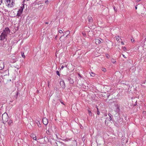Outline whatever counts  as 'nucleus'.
I'll list each match as a JSON object with an SVG mask.
<instances>
[{"mask_svg":"<svg viewBox=\"0 0 146 146\" xmlns=\"http://www.w3.org/2000/svg\"><path fill=\"white\" fill-rule=\"evenodd\" d=\"M88 113L89 114V115L90 116H92V113L91 111L89 110H88Z\"/></svg>","mask_w":146,"mask_h":146,"instance_id":"a211bd4d","label":"nucleus"},{"mask_svg":"<svg viewBox=\"0 0 146 146\" xmlns=\"http://www.w3.org/2000/svg\"><path fill=\"white\" fill-rule=\"evenodd\" d=\"M54 145L56 146H58L57 143L56 142H55L54 143Z\"/></svg>","mask_w":146,"mask_h":146,"instance_id":"c756f323","label":"nucleus"},{"mask_svg":"<svg viewBox=\"0 0 146 146\" xmlns=\"http://www.w3.org/2000/svg\"><path fill=\"white\" fill-rule=\"evenodd\" d=\"M22 56L24 58H25V56L24 54V53L22 52L21 53Z\"/></svg>","mask_w":146,"mask_h":146,"instance_id":"6ab92c4d","label":"nucleus"},{"mask_svg":"<svg viewBox=\"0 0 146 146\" xmlns=\"http://www.w3.org/2000/svg\"><path fill=\"white\" fill-rule=\"evenodd\" d=\"M123 119H121L120 118L119 120H118V122H119L120 123L121 122V121H122Z\"/></svg>","mask_w":146,"mask_h":146,"instance_id":"393cba45","label":"nucleus"},{"mask_svg":"<svg viewBox=\"0 0 146 146\" xmlns=\"http://www.w3.org/2000/svg\"><path fill=\"white\" fill-rule=\"evenodd\" d=\"M16 95L17 96H18V93L17 94H16Z\"/></svg>","mask_w":146,"mask_h":146,"instance_id":"de8ad7c7","label":"nucleus"},{"mask_svg":"<svg viewBox=\"0 0 146 146\" xmlns=\"http://www.w3.org/2000/svg\"><path fill=\"white\" fill-rule=\"evenodd\" d=\"M112 62L113 63H115L116 62V61H115V60L113 59L112 60Z\"/></svg>","mask_w":146,"mask_h":146,"instance_id":"cd10ccee","label":"nucleus"},{"mask_svg":"<svg viewBox=\"0 0 146 146\" xmlns=\"http://www.w3.org/2000/svg\"><path fill=\"white\" fill-rule=\"evenodd\" d=\"M5 4L8 7L11 8L13 7L15 2L14 0H5Z\"/></svg>","mask_w":146,"mask_h":146,"instance_id":"f257e3e1","label":"nucleus"},{"mask_svg":"<svg viewBox=\"0 0 146 146\" xmlns=\"http://www.w3.org/2000/svg\"><path fill=\"white\" fill-rule=\"evenodd\" d=\"M64 68V66H61L60 69H63Z\"/></svg>","mask_w":146,"mask_h":146,"instance_id":"c9c22d12","label":"nucleus"},{"mask_svg":"<svg viewBox=\"0 0 146 146\" xmlns=\"http://www.w3.org/2000/svg\"><path fill=\"white\" fill-rule=\"evenodd\" d=\"M2 3V0H0V5Z\"/></svg>","mask_w":146,"mask_h":146,"instance_id":"72a5a7b5","label":"nucleus"},{"mask_svg":"<svg viewBox=\"0 0 146 146\" xmlns=\"http://www.w3.org/2000/svg\"><path fill=\"white\" fill-rule=\"evenodd\" d=\"M43 123L44 125H46L48 123V121L46 118H44L42 119Z\"/></svg>","mask_w":146,"mask_h":146,"instance_id":"423d86ee","label":"nucleus"},{"mask_svg":"<svg viewBox=\"0 0 146 146\" xmlns=\"http://www.w3.org/2000/svg\"><path fill=\"white\" fill-rule=\"evenodd\" d=\"M64 34H63V35H62V36H60V40H61V38L62 37V36H64Z\"/></svg>","mask_w":146,"mask_h":146,"instance_id":"7c9ffc66","label":"nucleus"},{"mask_svg":"<svg viewBox=\"0 0 146 146\" xmlns=\"http://www.w3.org/2000/svg\"><path fill=\"white\" fill-rule=\"evenodd\" d=\"M31 137L33 138V139L35 140H36V136L35 135L33 134H31Z\"/></svg>","mask_w":146,"mask_h":146,"instance_id":"f8f14e48","label":"nucleus"},{"mask_svg":"<svg viewBox=\"0 0 146 146\" xmlns=\"http://www.w3.org/2000/svg\"><path fill=\"white\" fill-rule=\"evenodd\" d=\"M110 120H111V117H110Z\"/></svg>","mask_w":146,"mask_h":146,"instance_id":"09e8293b","label":"nucleus"},{"mask_svg":"<svg viewBox=\"0 0 146 146\" xmlns=\"http://www.w3.org/2000/svg\"><path fill=\"white\" fill-rule=\"evenodd\" d=\"M82 140H83L84 139V137H83L82 138Z\"/></svg>","mask_w":146,"mask_h":146,"instance_id":"a18cd8bd","label":"nucleus"},{"mask_svg":"<svg viewBox=\"0 0 146 146\" xmlns=\"http://www.w3.org/2000/svg\"><path fill=\"white\" fill-rule=\"evenodd\" d=\"M145 40L146 41V37L145 38Z\"/></svg>","mask_w":146,"mask_h":146,"instance_id":"49530a36","label":"nucleus"},{"mask_svg":"<svg viewBox=\"0 0 146 146\" xmlns=\"http://www.w3.org/2000/svg\"><path fill=\"white\" fill-rule=\"evenodd\" d=\"M36 123L37 125L39 127H41V125L39 121H38Z\"/></svg>","mask_w":146,"mask_h":146,"instance_id":"ddd939ff","label":"nucleus"},{"mask_svg":"<svg viewBox=\"0 0 146 146\" xmlns=\"http://www.w3.org/2000/svg\"><path fill=\"white\" fill-rule=\"evenodd\" d=\"M101 40L98 39H96L95 40V42L96 44L97 45H98L101 44L102 42V41H103L101 39Z\"/></svg>","mask_w":146,"mask_h":146,"instance_id":"1a4fd4ad","label":"nucleus"},{"mask_svg":"<svg viewBox=\"0 0 146 146\" xmlns=\"http://www.w3.org/2000/svg\"><path fill=\"white\" fill-rule=\"evenodd\" d=\"M121 44H122V45H124V43H123V42H121Z\"/></svg>","mask_w":146,"mask_h":146,"instance_id":"e433bc0d","label":"nucleus"},{"mask_svg":"<svg viewBox=\"0 0 146 146\" xmlns=\"http://www.w3.org/2000/svg\"><path fill=\"white\" fill-rule=\"evenodd\" d=\"M10 33V31L9 29L7 27L5 28L2 33L7 36V35L9 34Z\"/></svg>","mask_w":146,"mask_h":146,"instance_id":"7ed1b4c3","label":"nucleus"},{"mask_svg":"<svg viewBox=\"0 0 146 146\" xmlns=\"http://www.w3.org/2000/svg\"><path fill=\"white\" fill-rule=\"evenodd\" d=\"M48 0H46L45 1V3L46 4H48Z\"/></svg>","mask_w":146,"mask_h":146,"instance_id":"c85d7f7f","label":"nucleus"},{"mask_svg":"<svg viewBox=\"0 0 146 146\" xmlns=\"http://www.w3.org/2000/svg\"><path fill=\"white\" fill-rule=\"evenodd\" d=\"M23 10V9L22 7H21L20 9H19V11H17V16L18 17L21 16L22 14Z\"/></svg>","mask_w":146,"mask_h":146,"instance_id":"20e7f679","label":"nucleus"},{"mask_svg":"<svg viewBox=\"0 0 146 146\" xmlns=\"http://www.w3.org/2000/svg\"><path fill=\"white\" fill-rule=\"evenodd\" d=\"M8 123L9 125H11V123H12V121L10 119L9 120H8V121L7 122Z\"/></svg>","mask_w":146,"mask_h":146,"instance_id":"4468645a","label":"nucleus"},{"mask_svg":"<svg viewBox=\"0 0 146 146\" xmlns=\"http://www.w3.org/2000/svg\"><path fill=\"white\" fill-rule=\"evenodd\" d=\"M56 74L58 75L59 76H60V74L59 72L58 71H56Z\"/></svg>","mask_w":146,"mask_h":146,"instance_id":"aec40b11","label":"nucleus"},{"mask_svg":"<svg viewBox=\"0 0 146 146\" xmlns=\"http://www.w3.org/2000/svg\"><path fill=\"white\" fill-rule=\"evenodd\" d=\"M113 9H114V11H115V12L117 11V10L116 9H115V6H114V7H113Z\"/></svg>","mask_w":146,"mask_h":146,"instance_id":"a878e982","label":"nucleus"},{"mask_svg":"<svg viewBox=\"0 0 146 146\" xmlns=\"http://www.w3.org/2000/svg\"><path fill=\"white\" fill-rule=\"evenodd\" d=\"M116 107H117V111H119L120 109H119V106H118V105L117 104L116 105Z\"/></svg>","mask_w":146,"mask_h":146,"instance_id":"f3484780","label":"nucleus"},{"mask_svg":"<svg viewBox=\"0 0 146 146\" xmlns=\"http://www.w3.org/2000/svg\"><path fill=\"white\" fill-rule=\"evenodd\" d=\"M146 112L145 111H143V113L144 114H145L146 113Z\"/></svg>","mask_w":146,"mask_h":146,"instance_id":"a19ab883","label":"nucleus"},{"mask_svg":"<svg viewBox=\"0 0 146 146\" xmlns=\"http://www.w3.org/2000/svg\"><path fill=\"white\" fill-rule=\"evenodd\" d=\"M123 57H124V58H125V55H123Z\"/></svg>","mask_w":146,"mask_h":146,"instance_id":"79ce46f5","label":"nucleus"},{"mask_svg":"<svg viewBox=\"0 0 146 146\" xmlns=\"http://www.w3.org/2000/svg\"><path fill=\"white\" fill-rule=\"evenodd\" d=\"M79 76L80 77H81V75H80L79 74Z\"/></svg>","mask_w":146,"mask_h":146,"instance_id":"37998d69","label":"nucleus"},{"mask_svg":"<svg viewBox=\"0 0 146 146\" xmlns=\"http://www.w3.org/2000/svg\"><path fill=\"white\" fill-rule=\"evenodd\" d=\"M59 32L60 33H63V32L62 30H59Z\"/></svg>","mask_w":146,"mask_h":146,"instance_id":"b1692460","label":"nucleus"},{"mask_svg":"<svg viewBox=\"0 0 146 146\" xmlns=\"http://www.w3.org/2000/svg\"><path fill=\"white\" fill-rule=\"evenodd\" d=\"M15 67L17 68L18 69H19L20 68V67L18 65H16V66H15Z\"/></svg>","mask_w":146,"mask_h":146,"instance_id":"4be33fe9","label":"nucleus"},{"mask_svg":"<svg viewBox=\"0 0 146 146\" xmlns=\"http://www.w3.org/2000/svg\"><path fill=\"white\" fill-rule=\"evenodd\" d=\"M141 0H136V2H138L139 1H140Z\"/></svg>","mask_w":146,"mask_h":146,"instance_id":"f704fd0d","label":"nucleus"},{"mask_svg":"<svg viewBox=\"0 0 146 146\" xmlns=\"http://www.w3.org/2000/svg\"><path fill=\"white\" fill-rule=\"evenodd\" d=\"M97 113L98 115H99L100 114V112L99 110H98V108H97Z\"/></svg>","mask_w":146,"mask_h":146,"instance_id":"412c9836","label":"nucleus"},{"mask_svg":"<svg viewBox=\"0 0 146 146\" xmlns=\"http://www.w3.org/2000/svg\"><path fill=\"white\" fill-rule=\"evenodd\" d=\"M88 22L90 23H92L93 22L92 18L90 16H88Z\"/></svg>","mask_w":146,"mask_h":146,"instance_id":"9b49d317","label":"nucleus"},{"mask_svg":"<svg viewBox=\"0 0 146 146\" xmlns=\"http://www.w3.org/2000/svg\"><path fill=\"white\" fill-rule=\"evenodd\" d=\"M90 74L91 76L92 77H94L95 76V74L94 73H93L92 72H91V73H90Z\"/></svg>","mask_w":146,"mask_h":146,"instance_id":"dca6fc26","label":"nucleus"},{"mask_svg":"<svg viewBox=\"0 0 146 146\" xmlns=\"http://www.w3.org/2000/svg\"><path fill=\"white\" fill-rule=\"evenodd\" d=\"M68 80L70 84H73L74 83V81L73 79L71 78L70 77H68Z\"/></svg>","mask_w":146,"mask_h":146,"instance_id":"9d476101","label":"nucleus"},{"mask_svg":"<svg viewBox=\"0 0 146 146\" xmlns=\"http://www.w3.org/2000/svg\"><path fill=\"white\" fill-rule=\"evenodd\" d=\"M131 41L132 42H134L135 41L133 39H131Z\"/></svg>","mask_w":146,"mask_h":146,"instance_id":"473e14b6","label":"nucleus"},{"mask_svg":"<svg viewBox=\"0 0 146 146\" xmlns=\"http://www.w3.org/2000/svg\"><path fill=\"white\" fill-rule=\"evenodd\" d=\"M2 118L3 123L5 124L8 121L9 119V117L7 113L5 112L3 113L2 115Z\"/></svg>","mask_w":146,"mask_h":146,"instance_id":"f03ea898","label":"nucleus"},{"mask_svg":"<svg viewBox=\"0 0 146 146\" xmlns=\"http://www.w3.org/2000/svg\"><path fill=\"white\" fill-rule=\"evenodd\" d=\"M144 37H145V38L146 37V34L145 35Z\"/></svg>","mask_w":146,"mask_h":146,"instance_id":"c03bdc74","label":"nucleus"},{"mask_svg":"<svg viewBox=\"0 0 146 146\" xmlns=\"http://www.w3.org/2000/svg\"><path fill=\"white\" fill-rule=\"evenodd\" d=\"M60 102H61L62 104H63V102H62L61 100H60Z\"/></svg>","mask_w":146,"mask_h":146,"instance_id":"4c0bfd02","label":"nucleus"},{"mask_svg":"<svg viewBox=\"0 0 146 146\" xmlns=\"http://www.w3.org/2000/svg\"><path fill=\"white\" fill-rule=\"evenodd\" d=\"M82 34L83 35L84 34V33H82Z\"/></svg>","mask_w":146,"mask_h":146,"instance_id":"3c124183","label":"nucleus"},{"mask_svg":"<svg viewBox=\"0 0 146 146\" xmlns=\"http://www.w3.org/2000/svg\"><path fill=\"white\" fill-rule=\"evenodd\" d=\"M102 71L104 72H105L106 71V68H104L102 70Z\"/></svg>","mask_w":146,"mask_h":146,"instance_id":"bb28decb","label":"nucleus"},{"mask_svg":"<svg viewBox=\"0 0 146 146\" xmlns=\"http://www.w3.org/2000/svg\"><path fill=\"white\" fill-rule=\"evenodd\" d=\"M70 31H67L65 32V34H67V35H66V37L70 33Z\"/></svg>","mask_w":146,"mask_h":146,"instance_id":"2eb2a0df","label":"nucleus"},{"mask_svg":"<svg viewBox=\"0 0 146 146\" xmlns=\"http://www.w3.org/2000/svg\"><path fill=\"white\" fill-rule=\"evenodd\" d=\"M4 67V64L3 62L0 61V70H2Z\"/></svg>","mask_w":146,"mask_h":146,"instance_id":"6e6552de","label":"nucleus"},{"mask_svg":"<svg viewBox=\"0 0 146 146\" xmlns=\"http://www.w3.org/2000/svg\"><path fill=\"white\" fill-rule=\"evenodd\" d=\"M60 84L62 88H65V85L64 82V80H62L60 82Z\"/></svg>","mask_w":146,"mask_h":146,"instance_id":"0eeeda50","label":"nucleus"},{"mask_svg":"<svg viewBox=\"0 0 146 146\" xmlns=\"http://www.w3.org/2000/svg\"><path fill=\"white\" fill-rule=\"evenodd\" d=\"M48 23H47V22L46 23V24H47Z\"/></svg>","mask_w":146,"mask_h":146,"instance_id":"8fccbe9b","label":"nucleus"},{"mask_svg":"<svg viewBox=\"0 0 146 146\" xmlns=\"http://www.w3.org/2000/svg\"><path fill=\"white\" fill-rule=\"evenodd\" d=\"M116 39L117 40V41H119V42L120 41V40L121 39L120 38H119V37H118L117 38H116Z\"/></svg>","mask_w":146,"mask_h":146,"instance_id":"5701e85b","label":"nucleus"},{"mask_svg":"<svg viewBox=\"0 0 146 146\" xmlns=\"http://www.w3.org/2000/svg\"><path fill=\"white\" fill-rule=\"evenodd\" d=\"M137 5L136 6H135V9H137Z\"/></svg>","mask_w":146,"mask_h":146,"instance_id":"58836bf2","label":"nucleus"},{"mask_svg":"<svg viewBox=\"0 0 146 146\" xmlns=\"http://www.w3.org/2000/svg\"><path fill=\"white\" fill-rule=\"evenodd\" d=\"M7 36L4 34L3 33H2L1 34V35L0 36V37L1 38L0 40H3L5 39H6L7 38Z\"/></svg>","mask_w":146,"mask_h":146,"instance_id":"39448f33","label":"nucleus"},{"mask_svg":"<svg viewBox=\"0 0 146 146\" xmlns=\"http://www.w3.org/2000/svg\"><path fill=\"white\" fill-rule=\"evenodd\" d=\"M44 139H47V138L46 137H44Z\"/></svg>","mask_w":146,"mask_h":146,"instance_id":"ea45409f","label":"nucleus"},{"mask_svg":"<svg viewBox=\"0 0 146 146\" xmlns=\"http://www.w3.org/2000/svg\"><path fill=\"white\" fill-rule=\"evenodd\" d=\"M123 50H124V51L125 50H126V48L125 47H123Z\"/></svg>","mask_w":146,"mask_h":146,"instance_id":"2f4dec72","label":"nucleus"}]
</instances>
